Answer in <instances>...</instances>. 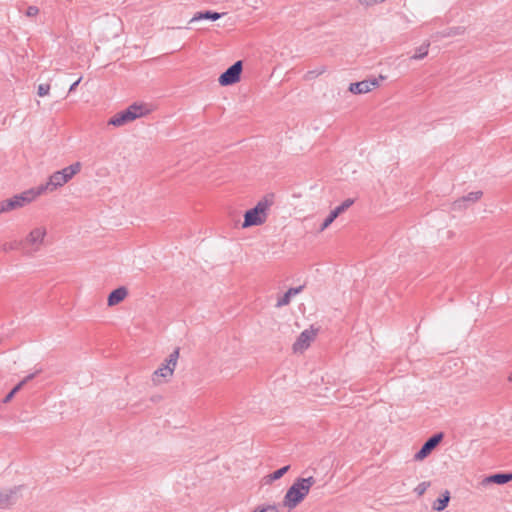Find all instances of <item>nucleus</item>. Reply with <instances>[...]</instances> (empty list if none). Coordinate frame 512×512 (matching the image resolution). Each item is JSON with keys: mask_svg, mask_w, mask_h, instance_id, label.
I'll list each match as a JSON object with an SVG mask.
<instances>
[{"mask_svg": "<svg viewBox=\"0 0 512 512\" xmlns=\"http://www.w3.org/2000/svg\"><path fill=\"white\" fill-rule=\"evenodd\" d=\"M316 483L314 477L297 478L288 488L283 498V506L288 509L297 507L308 495L311 487Z\"/></svg>", "mask_w": 512, "mask_h": 512, "instance_id": "obj_1", "label": "nucleus"}, {"mask_svg": "<svg viewBox=\"0 0 512 512\" xmlns=\"http://www.w3.org/2000/svg\"><path fill=\"white\" fill-rule=\"evenodd\" d=\"M81 170V163L76 162L70 166L63 168L62 170L54 172L45 184L38 186L35 190L37 196L44 192H53L57 188L62 187L68 183L74 175L79 173Z\"/></svg>", "mask_w": 512, "mask_h": 512, "instance_id": "obj_2", "label": "nucleus"}, {"mask_svg": "<svg viewBox=\"0 0 512 512\" xmlns=\"http://www.w3.org/2000/svg\"><path fill=\"white\" fill-rule=\"evenodd\" d=\"M272 205V200L267 197L261 199L254 208L249 209L244 214V221L242 228L251 226H259L266 222L268 217V210Z\"/></svg>", "mask_w": 512, "mask_h": 512, "instance_id": "obj_3", "label": "nucleus"}, {"mask_svg": "<svg viewBox=\"0 0 512 512\" xmlns=\"http://www.w3.org/2000/svg\"><path fill=\"white\" fill-rule=\"evenodd\" d=\"M180 355V349L175 348L173 352L164 360L160 367L154 371L152 382L155 385L166 383L173 376Z\"/></svg>", "mask_w": 512, "mask_h": 512, "instance_id": "obj_4", "label": "nucleus"}, {"mask_svg": "<svg viewBox=\"0 0 512 512\" xmlns=\"http://www.w3.org/2000/svg\"><path fill=\"white\" fill-rule=\"evenodd\" d=\"M149 110L144 105L132 104L127 109L118 112L108 121V125L121 127L129 122L134 121L146 115Z\"/></svg>", "mask_w": 512, "mask_h": 512, "instance_id": "obj_5", "label": "nucleus"}, {"mask_svg": "<svg viewBox=\"0 0 512 512\" xmlns=\"http://www.w3.org/2000/svg\"><path fill=\"white\" fill-rule=\"evenodd\" d=\"M46 236V229L44 227H36L34 228L28 236L22 240L23 242V252L27 255H32L35 252L39 251L44 238Z\"/></svg>", "mask_w": 512, "mask_h": 512, "instance_id": "obj_6", "label": "nucleus"}, {"mask_svg": "<svg viewBox=\"0 0 512 512\" xmlns=\"http://www.w3.org/2000/svg\"><path fill=\"white\" fill-rule=\"evenodd\" d=\"M243 70L242 61H236L225 72H223L218 81L221 86H230L239 82Z\"/></svg>", "mask_w": 512, "mask_h": 512, "instance_id": "obj_7", "label": "nucleus"}, {"mask_svg": "<svg viewBox=\"0 0 512 512\" xmlns=\"http://www.w3.org/2000/svg\"><path fill=\"white\" fill-rule=\"evenodd\" d=\"M444 438L443 432H438L428 438L418 452L414 455L416 461H421L429 456V454L441 443Z\"/></svg>", "mask_w": 512, "mask_h": 512, "instance_id": "obj_8", "label": "nucleus"}, {"mask_svg": "<svg viewBox=\"0 0 512 512\" xmlns=\"http://www.w3.org/2000/svg\"><path fill=\"white\" fill-rule=\"evenodd\" d=\"M37 197L34 189H30L22 192L21 194L15 195L12 198L5 199L8 211H12L25 206L32 202Z\"/></svg>", "mask_w": 512, "mask_h": 512, "instance_id": "obj_9", "label": "nucleus"}, {"mask_svg": "<svg viewBox=\"0 0 512 512\" xmlns=\"http://www.w3.org/2000/svg\"><path fill=\"white\" fill-rule=\"evenodd\" d=\"M379 85V80L376 78L363 80L356 83H351L349 91L353 94H364L370 92L373 88Z\"/></svg>", "mask_w": 512, "mask_h": 512, "instance_id": "obj_10", "label": "nucleus"}, {"mask_svg": "<svg viewBox=\"0 0 512 512\" xmlns=\"http://www.w3.org/2000/svg\"><path fill=\"white\" fill-rule=\"evenodd\" d=\"M314 337H315L314 331L304 330L303 332H301V334L298 336V338L294 342L293 351L296 353L303 352L310 346V343L314 339Z\"/></svg>", "mask_w": 512, "mask_h": 512, "instance_id": "obj_11", "label": "nucleus"}, {"mask_svg": "<svg viewBox=\"0 0 512 512\" xmlns=\"http://www.w3.org/2000/svg\"><path fill=\"white\" fill-rule=\"evenodd\" d=\"M128 295V290L124 287H118L117 289L113 290L107 298V304L108 306L112 307L120 302H122Z\"/></svg>", "mask_w": 512, "mask_h": 512, "instance_id": "obj_12", "label": "nucleus"}, {"mask_svg": "<svg viewBox=\"0 0 512 512\" xmlns=\"http://www.w3.org/2000/svg\"><path fill=\"white\" fill-rule=\"evenodd\" d=\"M510 481H512V473L500 472V473H495V474H492V475L486 477L482 483L483 484L494 483V484H498V485H503Z\"/></svg>", "mask_w": 512, "mask_h": 512, "instance_id": "obj_13", "label": "nucleus"}, {"mask_svg": "<svg viewBox=\"0 0 512 512\" xmlns=\"http://www.w3.org/2000/svg\"><path fill=\"white\" fill-rule=\"evenodd\" d=\"M302 289H303V286L288 289L287 292L284 293V295H282L280 298H278L276 307L280 308V307L288 305L291 301V298L293 296H296L297 294H299L302 291Z\"/></svg>", "mask_w": 512, "mask_h": 512, "instance_id": "obj_14", "label": "nucleus"}, {"mask_svg": "<svg viewBox=\"0 0 512 512\" xmlns=\"http://www.w3.org/2000/svg\"><path fill=\"white\" fill-rule=\"evenodd\" d=\"M20 487H14L7 491H0V507H6L15 502V495L17 494Z\"/></svg>", "mask_w": 512, "mask_h": 512, "instance_id": "obj_15", "label": "nucleus"}, {"mask_svg": "<svg viewBox=\"0 0 512 512\" xmlns=\"http://www.w3.org/2000/svg\"><path fill=\"white\" fill-rule=\"evenodd\" d=\"M222 16L221 13H218V12H214V11H203V12H197L193 17L192 19L190 20V22H195V21H199V20H211V21H216L218 19H220Z\"/></svg>", "mask_w": 512, "mask_h": 512, "instance_id": "obj_16", "label": "nucleus"}, {"mask_svg": "<svg viewBox=\"0 0 512 512\" xmlns=\"http://www.w3.org/2000/svg\"><path fill=\"white\" fill-rule=\"evenodd\" d=\"M38 372H35V373H32V374H29L27 375L21 382H19L6 396L5 398L3 399V402L4 403H7L9 402L13 396L15 395V393H17L27 382H29L30 380H32L36 374Z\"/></svg>", "mask_w": 512, "mask_h": 512, "instance_id": "obj_17", "label": "nucleus"}, {"mask_svg": "<svg viewBox=\"0 0 512 512\" xmlns=\"http://www.w3.org/2000/svg\"><path fill=\"white\" fill-rule=\"evenodd\" d=\"M450 492L446 490L438 499L433 503V509L436 511H443L449 504Z\"/></svg>", "mask_w": 512, "mask_h": 512, "instance_id": "obj_18", "label": "nucleus"}, {"mask_svg": "<svg viewBox=\"0 0 512 512\" xmlns=\"http://www.w3.org/2000/svg\"><path fill=\"white\" fill-rule=\"evenodd\" d=\"M289 469H290V465H286L282 468L275 470L274 472H272L271 474H269L265 477V483L270 484L273 481H276V480L282 478L289 471Z\"/></svg>", "mask_w": 512, "mask_h": 512, "instance_id": "obj_19", "label": "nucleus"}, {"mask_svg": "<svg viewBox=\"0 0 512 512\" xmlns=\"http://www.w3.org/2000/svg\"><path fill=\"white\" fill-rule=\"evenodd\" d=\"M19 249H21L23 251L22 240H13V241L5 242L2 245V250L4 252H10V251L19 250Z\"/></svg>", "mask_w": 512, "mask_h": 512, "instance_id": "obj_20", "label": "nucleus"}, {"mask_svg": "<svg viewBox=\"0 0 512 512\" xmlns=\"http://www.w3.org/2000/svg\"><path fill=\"white\" fill-rule=\"evenodd\" d=\"M482 195V191H475L468 193L467 195L461 197V199L464 203L467 204V206H469L470 204L477 202L482 197Z\"/></svg>", "mask_w": 512, "mask_h": 512, "instance_id": "obj_21", "label": "nucleus"}, {"mask_svg": "<svg viewBox=\"0 0 512 512\" xmlns=\"http://www.w3.org/2000/svg\"><path fill=\"white\" fill-rule=\"evenodd\" d=\"M428 47H429V44L421 45L417 49L416 53L413 56H411V59H415V60L423 59L428 54Z\"/></svg>", "mask_w": 512, "mask_h": 512, "instance_id": "obj_22", "label": "nucleus"}, {"mask_svg": "<svg viewBox=\"0 0 512 512\" xmlns=\"http://www.w3.org/2000/svg\"><path fill=\"white\" fill-rule=\"evenodd\" d=\"M326 71V68L324 66L318 67L316 70L308 71L305 75V78L307 80H311L316 78L317 76L323 74Z\"/></svg>", "mask_w": 512, "mask_h": 512, "instance_id": "obj_23", "label": "nucleus"}, {"mask_svg": "<svg viewBox=\"0 0 512 512\" xmlns=\"http://www.w3.org/2000/svg\"><path fill=\"white\" fill-rule=\"evenodd\" d=\"M337 217H335V215L330 212V214L328 215V217L324 220V222L322 223V225L320 226V229L319 231L320 232H323L325 229H327L332 223L333 221L336 219Z\"/></svg>", "mask_w": 512, "mask_h": 512, "instance_id": "obj_24", "label": "nucleus"}, {"mask_svg": "<svg viewBox=\"0 0 512 512\" xmlns=\"http://www.w3.org/2000/svg\"><path fill=\"white\" fill-rule=\"evenodd\" d=\"M429 486H430V482L424 481V482H421L420 484H418L417 487L414 489V491L418 496H422L426 492V490Z\"/></svg>", "mask_w": 512, "mask_h": 512, "instance_id": "obj_25", "label": "nucleus"}, {"mask_svg": "<svg viewBox=\"0 0 512 512\" xmlns=\"http://www.w3.org/2000/svg\"><path fill=\"white\" fill-rule=\"evenodd\" d=\"M49 91H50V85H48V84H40L38 86L37 94L40 97H43V96L48 95Z\"/></svg>", "mask_w": 512, "mask_h": 512, "instance_id": "obj_26", "label": "nucleus"}, {"mask_svg": "<svg viewBox=\"0 0 512 512\" xmlns=\"http://www.w3.org/2000/svg\"><path fill=\"white\" fill-rule=\"evenodd\" d=\"M468 206L466 203L463 202L461 198L455 200L452 203V210H463L466 209Z\"/></svg>", "mask_w": 512, "mask_h": 512, "instance_id": "obj_27", "label": "nucleus"}, {"mask_svg": "<svg viewBox=\"0 0 512 512\" xmlns=\"http://www.w3.org/2000/svg\"><path fill=\"white\" fill-rule=\"evenodd\" d=\"M39 13V9L36 6H29L25 12L26 16L34 17Z\"/></svg>", "mask_w": 512, "mask_h": 512, "instance_id": "obj_28", "label": "nucleus"}, {"mask_svg": "<svg viewBox=\"0 0 512 512\" xmlns=\"http://www.w3.org/2000/svg\"><path fill=\"white\" fill-rule=\"evenodd\" d=\"M361 5L364 6H373L377 3L384 2L385 0H358Z\"/></svg>", "mask_w": 512, "mask_h": 512, "instance_id": "obj_29", "label": "nucleus"}, {"mask_svg": "<svg viewBox=\"0 0 512 512\" xmlns=\"http://www.w3.org/2000/svg\"><path fill=\"white\" fill-rule=\"evenodd\" d=\"M354 203L353 199H346L340 206L343 207V210H347L350 206H352Z\"/></svg>", "mask_w": 512, "mask_h": 512, "instance_id": "obj_30", "label": "nucleus"}, {"mask_svg": "<svg viewBox=\"0 0 512 512\" xmlns=\"http://www.w3.org/2000/svg\"><path fill=\"white\" fill-rule=\"evenodd\" d=\"M462 33H463V29L461 27H457V28L451 29V31L448 33V35H457V34H462Z\"/></svg>", "mask_w": 512, "mask_h": 512, "instance_id": "obj_31", "label": "nucleus"}, {"mask_svg": "<svg viewBox=\"0 0 512 512\" xmlns=\"http://www.w3.org/2000/svg\"><path fill=\"white\" fill-rule=\"evenodd\" d=\"M5 212H9V211H8L7 206H6V201L3 200V201H0V214L1 213H5Z\"/></svg>", "mask_w": 512, "mask_h": 512, "instance_id": "obj_32", "label": "nucleus"}, {"mask_svg": "<svg viewBox=\"0 0 512 512\" xmlns=\"http://www.w3.org/2000/svg\"><path fill=\"white\" fill-rule=\"evenodd\" d=\"M335 217H338L341 213L344 212L343 210V207H341L340 205L338 207H336L334 210L331 211Z\"/></svg>", "mask_w": 512, "mask_h": 512, "instance_id": "obj_33", "label": "nucleus"}, {"mask_svg": "<svg viewBox=\"0 0 512 512\" xmlns=\"http://www.w3.org/2000/svg\"><path fill=\"white\" fill-rule=\"evenodd\" d=\"M80 81H81V78H79L77 81H75V82L70 86V88H69V92L74 91V90L76 89V87L79 85Z\"/></svg>", "mask_w": 512, "mask_h": 512, "instance_id": "obj_34", "label": "nucleus"}, {"mask_svg": "<svg viewBox=\"0 0 512 512\" xmlns=\"http://www.w3.org/2000/svg\"><path fill=\"white\" fill-rule=\"evenodd\" d=\"M508 381L512 382V373L509 375Z\"/></svg>", "mask_w": 512, "mask_h": 512, "instance_id": "obj_35", "label": "nucleus"}]
</instances>
